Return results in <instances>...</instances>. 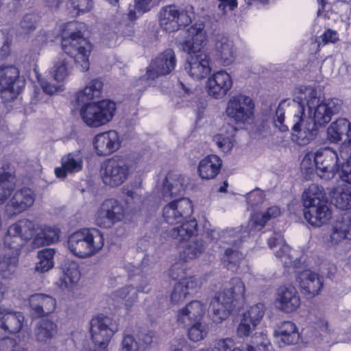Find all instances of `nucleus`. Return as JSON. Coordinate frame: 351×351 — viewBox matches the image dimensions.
<instances>
[{
  "mask_svg": "<svg viewBox=\"0 0 351 351\" xmlns=\"http://www.w3.org/2000/svg\"><path fill=\"white\" fill-rule=\"evenodd\" d=\"M121 138L116 130H109L97 134L93 140L95 152L98 156H108L121 147Z\"/></svg>",
  "mask_w": 351,
  "mask_h": 351,
  "instance_id": "obj_19",
  "label": "nucleus"
},
{
  "mask_svg": "<svg viewBox=\"0 0 351 351\" xmlns=\"http://www.w3.org/2000/svg\"><path fill=\"white\" fill-rule=\"evenodd\" d=\"M315 152L307 153L301 162L302 169L306 171V173H312L315 168Z\"/></svg>",
  "mask_w": 351,
  "mask_h": 351,
  "instance_id": "obj_59",
  "label": "nucleus"
},
{
  "mask_svg": "<svg viewBox=\"0 0 351 351\" xmlns=\"http://www.w3.org/2000/svg\"><path fill=\"white\" fill-rule=\"evenodd\" d=\"M343 135L351 137V124L346 119H337L327 129V139L330 143L339 142Z\"/></svg>",
  "mask_w": 351,
  "mask_h": 351,
  "instance_id": "obj_42",
  "label": "nucleus"
},
{
  "mask_svg": "<svg viewBox=\"0 0 351 351\" xmlns=\"http://www.w3.org/2000/svg\"><path fill=\"white\" fill-rule=\"evenodd\" d=\"M221 165L222 161L218 156H207L199 162L198 174L202 179H213L218 175Z\"/></svg>",
  "mask_w": 351,
  "mask_h": 351,
  "instance_id": "obj_40",
  "label": "nucleus"
},
{
  "mask_svg": "<svg viewBox=\"0 0 351 351\" xmlns=\"http://www.w3.org/2000/svg\"><path fill=\"white\" fill-rule=\"evenodd\" d=\"M274 335L280 346L295 344L300 339L298 328L290 321L283 322L274 331Z\"/></svg>",
  "mask_w": 351,
  "mask_h": 351,
  "instance_id": "obj_38",
  "label": "nucleus"
},
{
  "mask_svg": "<svg viewBox=\"0 0 351 351\" xmlns=\"http://www.w3.org/2000/svg\"><path fill=\"white\" fill-rule=\"evenodd\" d=\"M4 245L6 247L12 250V254L18 256L19 251L25 245V241L17 234H12L10 232V227L4 237Z\"/></svg>",
  "mask_w": 351,
  "mask_h": 351,
  "instance_id": "obj_57",
  "label": "nucleus"
},
{
  "mask_svg": "<svg viewBox=\"0 0 351 351\" xmlns=\"http://www.w3.org/2000/svg\"><path fill=\"white\" fill-rule=\"evenodd\" d=\"M229 128L230 132L227 135L218 134L213 137V141L224 152H230L233 147V133L235 130L232 127Z\"/></svg>",
  "mask_w": 351,
  "mask_h": 351,
  "instance_id": "obj_54",
  "label": "nucleus"
},
{
  "mask_svg": "<svg viewBox=\"0 0 351 351\" xmlns=\"http://www.w3.org/2000/svg\"><path fill=\"white\" fill-rule=\"evenodd\" d=\"M183 243L184 245L180 252V258L184 262H189L197 258L205 250L204 243L200 239H189Z\"/></svg>",
  "mask_w": 351,
  "mask_h": 351,
  "instance_id": "obj_45",
  "label": "nucleus"
},
{
  "mask_svg": "<svg viewBox=\"0 0 351 351\" xmlns=\"http://www.w3.org/2000/svg\"><path fill=\"white\" fill-rule=\"evenodd\" d=\"M245 292L243 282L239 278L232 279L230 286L216 294L211 301L210 308L213 321L221 323L226 319L232 310L234 302L243 298Z\"/></svg>",
  "mask_w": 351,
  "mask_h": 351,
  "instance_id": "obj_3",
  "label": "nucleus"
},
{
  "mask_svg": "<svg viewBox=\"0 0 351 351\" xmlns=\"http://www.w3.org/2000/svg\"><path fill=\"white\" fill-rule=\"evenodd\" d=\"M346 239H351V217L344 215L332 223L328 242L337 245Z\"/></svg>",
  "mask_w": 351,
  "mask_h": 351,
  "instance_id": "obj_30",
  "label": "nucleus"
},
{
  "mask_svg": "<svg viewBox=\"0 0 351 351\" xmlns=\"http://www.w3.org/2000/svg\"><path fill=\"white\" fill-rule=\"evenodd\" d=\"M158 0H134V8L139 12H145L157 5Z\"/></svg>",
  "mask_w": 351,
  "mask_h": 351,
  "instance_id": "obj_63",
  "label": "nucleus"
},
{
  "mask_svg": "<svg viewBox=\"0 0 351 351\" xmlns=\"http://www.w3.org/2000/svg\"><path fill=\"white\" fill-rule=\"evenodd\" d=\"M187 36L182 44L186 53L203 51L202 48L206 43L207 34L202 23H195L187 29Z\"/></svg>",
  "mask_w": 351,
  "mask_h": 351,
  "instance_id": "obj_21",
  "label": "nucleus"
},
{
  "mask_svg": "<svg viewBox=\"0 0 351 351\" xmlns=\"http://www.w3.org/2000/svg\"><path fill=\"white\" fill-rule=\"evenodd\" d=\"M270 248H278L275 250L276 256L285 265V267H295L297 258L293 260L290 247L285 243L282 236L275 234L268 240Z\"/></svg>",
  "mask_w": 351,
  "mask_h": 351,
  "instance_id": "obj_32",
  "label": "nucleus"
},
{
  "mask_svg": "<svg viewBox=\"0 0 351 351\" xmlns=\"http://www.w3.org/2000/svg\"><path fill=\"white\" fill-rule=\"evenodd\" d=\"M35 200L34 192L29 188L16 191L5 208V213L9 217H13L32 206Z\"/></svg>",
  "mask_w": 351,
  "mask_h": 351,
  "instance_id": "obj_18",
  "label": "nucleus"
},
{
  "mask_svg": "<svg viewBox=\"0 0 351 351\" xmlns=\"http://www.w3.org/2000/svg\"><path fill=\"white\" fill-rule=\"evenodd\" d=\"M280 215V210L277 206H271L263 213L252 215L247 224L228 230L223 234L224 242L232 247H227L223 253L222 261L228 268L236 266L245 256L239 248L245 239L256 231L261 230L269 219Z\"/></svg>",
  "mask_w": 351,
  "mask_h": 351,
  "instance_id": "obj_1",
  "label": "nucleus"
},
{
  "mask_svg": "<svg viewBox=\"0 0 351 351\" xmlns=\"http://www.w3.org/2000/svg\"><path fill=\"white\" fill-rule=\"evenodd\" d=\"M125 216V209L121 202L115 199L105 200L99 206L95 216L96 224L104 228H110L121 221Z\"/></svg>",
  "mask_w": 351,
  "mask_h": 351,
  "instance_id": "obj_11",
  "label": "nucleus"
},
{
  "mask_svg": "<svg viewBox=\"0 0 351 351\" xmlns=\"http://www.w3.org/2000/svg\"><path fill=\"white\" fill-rule=\"evenodd\" d=\"M29 301L32 313L36 317L47 316L53 313L57 305L54 298L43 293L31 295Z\"/></svg>",
  "mask_w": 351,
  "mask_h": 351,
  "instance_id": "obj_28",
  "label": "nucleus"
},
{
  "mask_svg": "<svg viewBox=\"0 0 351 351\" xmlns=\"http://www.w3.org/2000/svg\"><path fill=\"white\" fill-rule=\"evenodd\" d=\"M285 111L282 108L279 106L276 112V118L274 119V125L280 132H287L289 126L284 124Z\"/></svg>",
  "mask_w": 351,
  "mask_h": 351,
  "instance_id": "obj_61",
  "label": "nucleus"
},
{
  "mask_svg": "<svg viewBox=\"0 0 351 351\" xmlns=\"http://www.w3.org/2000/svg\"><path fill=\"white\" fill-rule=\"evenodd\" d=\"M103 88V82L99 79L90 81L85 88L78 91L75 95L76 101L78 104L99 97L101 95Z\"/></svg>",
  "mask_w": 351,
  "mask_h": 351,
  "instance_id": "obj_46",
  "label": "nucleus"
},
{
  "mask_svg": "<svg viewBox=\"0 0 351 351\" xmlns=\"http://www.w3.org/2000/svg\"><path fill=\"white\" fill-rule=\"evenodd\" d=\"M339 172L341 180L351 184V162L347 161L343 163Z\"/></svg>",
  "mask_w": 351,
  "mask_h": 351,
  "instance_id": "obj_64",
  "label": "nucleus"
},
{
  "mask_svg": "<svg viewBox=\"0 0 351 351\" xmlns=\"http://www.w3.org/2000/svg\"><path fill=\"white\" fill-rule=\"evenodd\" d=\"M116 112V104L109 100L90 102L82 107L80 117L91 128H98L110 122Z\"/></svg>",
  "mask_w": 351,
  "mask_h": 351,
  "instance_id": "obj_6",
  "label": "nucleus"
},
{
  "mask_svg": "<svg viewBox=\"0 0 351 351\" xmlns=\"http://www.w3.org/2000/svg\"><path fill=\"white\" fill-rule=\"evenodd\" d=\"M118 330L115 321L106 316H97L90 322V335L95 346H108L113 335Z\"/></svg>",
  "mask_w": 351,
  "mask_h": 351,
  "instance_id": "obj_13",
  "label": "nucleus"
},
{
  "mask_svg": "<svg viewBox=\"0 0 351 351\" xmlns=\"http://www.w3.org/2000/svg\"><path fill=\"white\" fill-rule=\"evenodd\" d=\"M176 64L174 51L172 49H167L151 62L145 75L138 79L136 85L147 86L149 80H154L159 76L171 73L175 69Z\"/></svg>",
  "mask_w": 351,
  "mask_h": 351,
  "instance_id": "obj_10",
  "label": "nucleus"
},
{
  "mask_svg": "<svg viewBox=\"0 0 351 351\" xmlns=\"http://www.w3.org/2000/svg\"><path fill=\"white\" fill-rule=\"evenodd\" d=\"M53 79L59 82H64L71 73V67L65 58H58L53 67Z\"/></svg>",
  "mask_w": 351,
  "mask_h": 351,
  "instance_id": "obj_51",
  "label": "nucleus"
},
{
  "mask_svg": "<svg viewBox=\"0 0 351 351\" xmlns=\"http://www.w3.org/2000/svg\"><path fill=\"white\" fill-rule=\"evenodd\" d=\"M320 98L317 89L313 86H300L296 87L293 92V105L291 109H297L298 105L304 107V104H306L308 110L311 107L316 104V102L319 101Z\"/></svg>",
  "mask_w": 351,
  "mask_h": 351,
  "instance_id": "obj_33",
  "label": "nucleus"
},
{
  "mask_svg": "<svg viewBox=\"0 0 351 351\" xmlns=\"http://www.w3.org/2000/svg\"><path fill=\"white\" fill-rule=\"evenodd\" d=\"M180 226L172 228L168 231L170 238L178 243H182L191 239L197 232V223L193 219H186Z\"/></svg>",
  "mask_w": 351,
  "mask_h": 351,
  "instance_id": "obj_37",
  "label": "nucleus"
},
{
  "mask_svg": "<svg viewBox=\"0 0 351 351\" xmlns=\"http://www.w3.org/2000/svg\"><path fill=\"white\" fill-rule=\"evenodd\" d=\"M253 100L244 95H237L228 101L225 113L230 121L239 126L252 122L254 117Z\"/></svg>",
  "mask_w": 351,
  "mask_h": 351,
  "instance_id": "obj_8",
  "label": "nucleus"
},
{
  "mask_svg": "<svg viewBox=\"0 0 351 351\" xmlns=\"http://www.w3.org/2000/svg\"><path fill=\"white\" fill-rule=\"evenodd\" d=\"M298 282L301 289L308 297L317 295L323 287L322 278L310 270L301 272L298 276Z\"/></svg>",
  "mask_w": 351,
  "mask_h": 351,
  "instance_id": "obj_31",
  "label": "nucleus"
},
{
  "mask_svg": "<svg viewBox=\"0 0 351 351\" xmlns=\"http://www.w3.org/2000/svg\"><path fill=\"white\" fill-rule=\"evenodd\" d=\"M232 338H223L216 340L210 349L201 348L198 351H243L239 348H234Z\"/></svg>",
  "mask_w": 351,
  "mask_h": 351,
  "instance_id": "obj_56",
  "label": "nucleus"
},
{
  "mask_svg": "<svg viewBox=\"0 0 351 351\" xmlns=\"http://www.w3.org/2000/svg\"><path fill=\"white\" fill-rule=\"evenodd\" d=\"M215 56L223 66L231 64L235 58V49L233 42L228 37L219 36L215 45Z\"/></svg>",
  "mask_w": 351,
  "mask_h": 351,
  "instance_id": "obj_34",
  "label": "nucleus"
},
{
  "mask_svg": "<svg viewBox=\"0 0 351 351\" xmlns=\"http://www.w3.org/2000/svg\"><path fill=\"white\" fill-rule=\"evenodd\" d=\"M202 285V280L195 277L181 279L174 286L171 295V302L176 304L184 302L188 295L195 293Z\"/></svg>",
  "mask_w": 351,
  "mask_h": 351,
  "instance_id": "obj_27",
  "label": "nucleus"
},
{
  "mask_svg": "<svg viewBox=\"0 0 351 351\" xmlns=\"http://www.w3.org/2000/svg\"><path fill=\"white\" fill-rule=\"evenodd\" d=\"M148 285V280H143V283L136 287L132 286H125L119 288L112 293V298L116 300H124L128 308L132 307L138 300V292H147L146 287Z\"/></svg>",
  "mask_w": 351,
  "mask_h": 351,
  "instance_id": "obj_36",
  "label": "nucleus"
},
{
  "mask_svg": "<svg viewBox=\"0 0 351 351\" xmlns=\"http://www.w3.org/2000/svg\"><path fill=\"white\" fill-rule=\"evenodd\" d=\"M60 230L56 227L43 226L38 227L36 234L32 241V246L35 248L45 245H49L59 239Z\"/></svg>",
  "mask_w": 351,
  "mask_h": 351,
  "instance_id": "obj_43",
  "label": "nucleus"
},
{
  "mask_svg": "<svg viewBox=\"0 0 351 351\" xmlns=\"http://www.w3.org/2000/svg\"><path fill=\"white\" fill-rule=\"evenodd\" d=\"M18 263V256H4L0 261V275L4 278H11L16 271Z\"/></svg>",
  "mask_w": 351,
  "mask_h": 351,
  "instance_id": "obj_50",
  "label": "nucleus"
},
{
  "mask_svg": "<svg viewBox=\"0 0 351 351\" xmlns=\"http://www.w3.org/2000/svg\"><path fill=\"white\" fill-rule=\"evenodd\" d=\"M138 344L132 336L125 335L121 342L119 351H138Z\"/></svg>",
  "mask_w": 351,
  "mask_h": 351,
  "instance_id": "obj_60",
  "label": "nucleus"
},
{
  "mask_svg": "<svg viewBox=\"0 0 351 351\" xmlns=\"http://www.w3.org/2000/svg\"><path fill=\"white\" fill-rule=\"evenodd\" d=\"M62 46L64 52L74 58L82 71L84 72L89 69V56L92 45L80 32H72L69 36L64 37Z\"/></svg>",
  "mask_w": 351,
  "mask_h": 351,
  "instance_id": "obj_7",
  "label": "nucleus"
},
{
  "mask_svg": "<svg viewBox=\"0 0 351 351\" xmlns=\"http://www.w3.org/2000/svg\"><path fill=\"white\" fill-rule=\"evenodd\" d=\"M16 187V175L14 166L4 161L0 167V205L10 197Z\"/></svg>",
  "mask_w": 351,
  "mask_h": 351,
  "instance_id": "obj_25",
  "label": "nucleus"
},
{
  "mask_svg": "<svg viewBox=\"0 0 351 351\" xmlns=\"http://www.w3.org/2000/svg\"><path fill=\"white\" fill-rule=\"evenodd\" d=\"M304 216L305 219L312 226L320 227L327 223L332 217V213L327 202L319 204L304 206Z\"/></svg>",
  "mask_w": 351,
  "mask_h": 351,
  "instance_id": "obj_26",
  "label": "nucleus"
},
{
  "mask_svg": "<svg viewBox=\"0 0 351 351\" xmlns=\"http://www.w3.org/2000/svg\"><path fill=\"white\" fill-rule=\"evenodd\" d=\"M83 160L79 152L69 153L62 158V167L55 169L58 178H64L67 173H74L82 170Z\"/></svg>",
  "mask_w": 351,
  "mask_h": 351,
  "instance_id": "obj_39",
  "label": "nucleus"
},
{
  "mask_svg": "<svg viewBox=\"0 0 351 351\" xmlns=\"http://www.w3.org/2000/svg\"><path fill=\"white\" fill-rule=\"evenodd\" d=\"M265 306L261 303L251 306L243 314V318L237 327L238 336H249L262 319L265 314Z\"/></svg>",
  "mask_w": 351,
  "mask_h": 351,
  "instance_id": "obj_23",
  "label": "nucleus"
},
{
  "mask_svg": "<svg viewBox=\"0 0 351 351\" xmlns=\"http://www.w3.org/2000/svg\"><path fill=\"white\" fill-rule=\"evenodd\" d=\"M304 206H309L313 204H319L322 202H327L324 197L322 187L317 184H311L302 195Z\"/></svg>",
  "mask_w": 351,
  "mask_h": 351,
  "instance_id": "obj_48",
  "label": "nucleus"
},
{
  "mask_svg": "<svg viewBox=\"0 0 351 351\" xmlns=\"http://www.w3.org/2000/svg\"><path fill=\"white\" fill-rule=\"evenodd\" d=\"M232 86V80L225 71H219L210 75L206 81V88L210 96L220 99L223 97Z\"/></svg>",
  "mask_w": 351,
  "mask_h": 351,
  "instance_id": "obj_20",
  "label": "nucleus"
},
{
  "mask_svg": "<svg viewBox=\"0 0 351 351\" xmlns=\"http://www.w3.org/2000/svg\"><path fill=\"white\" fill-rule=\"evenodd\" d=\"M136 168V161L133 154H121L103 164L101 176L106 185L116 187L123 184Z\"/></svg>",
  "mask_w": 351,
  "mask_h": 351,
  "instance_id": "obj_2",
  "label": "nucleus"
},
{
  "mask_svg": "<svg viewBox=\"0 0 351 351\" xmlns=\"http://www.w3.org/2000/svg\"><path fill=\"white\" fill-rule=\"evenodd\" d=\"M37 228L32 221L23 219L11 225L10 232L12 234H17L26 243L32 238L34 239Z\"/></svg>",
  "mask_w": 351,
  "mask_h": 351,
  "instance_id": "obj_47",
  "label": "nucleus"
},
{
  "mask_svg": "<svg viewBox=\"0 0 351 351\" xmlns=\"http://www.w3.org/2000/svg\"><path fill=\"white\" fill-rule=\"evenodd\" d=\"M19 350V346L16 339L5 337L0 340V351H18Z\"/></svg>",
  "mask_w": 351,
  "mask_h": 351,
  "instance_id": "obj_62",
  "label": "nucleus"
},
{
  "mask_svg": "<svg viewBox=\"0 0 351 351\" xmlns=\"http://www.w3.org/2000/svg\"><path fill=\"white\" fill-rule=\"evenodd\" d=\"M57 332V324L49 319H40L34 328L35 338L40 342H47L53 338Z\"/></svg>",
  "mask_w": 351,
  "mask_h": 351,
  "instance_id": "obj_44",
  "label": "nucleus"
},
{
  "mask_svg": "<svg viewBox=\"0 0 351 351\" xmlns=\"http://www.w3.org/2000/svg\"><path fill=\"white\" fill-rule=\"evenodd\" d=\"M336 206L340 209H348L351 208V187L345 186L339 189L336 193Z\"/></svg>",
  "mask_w": 351,
  "mask_h": 351,
  "instance_id": "obj_55",
  "label": "nucleus"
},
{
  "mask_svg": "<svg viewBox=\"0 0 351 351\" xmlns=\"http://www.w3.org/2000/svg\"><path fill=\"white\" fill-rule=\"evenodd\" d=\"M188 330V337L190 340L197 342L204 339L208 332L209 327L207 324L201 322H197L189 325Z\"/></svg>",
  "mask_w": 351,
  "mask_h": 351,
  "instance_id": "obj_52",
  "label": "nucleus"
},
{
  "mask_svg": "<svg viewBox=\"0 0 351 351\" xmlns=\"http://www.w3.org/2000/svg\"><path fill=\"white\" fill-rule=\"evenodd\" d=\"M252 345L247 346V351H272L271 343L267 339V335L261 332H256L252 339Z\"/></svg>",
  "mask_w": 351,
  "mask_h": 351,
  "instance_id": "obj_53",
  "label": "nucleus"
},
{
  "mask_svg": "<svg viewBox=\"0 0 351 351\" xmlns=\"http://www.w3.org/2000/svg\"><path fill=\"white\" fill-rule=\"evenodd\" d=\"M24 319L21 313L0 306V327L4 330L11 333L19 332L23 328Z\"/></svg>",
  "mask_w": 351,
  "mask_h": 351,
  "instance_id": "obj_35",
  "label": "nucleus"
},
{
  "mask_svg": "<svg viewBox=\"0 0 351 351\" xmlns=\"http://www.w3.org/2000/svg\"><path fill=\"white\" fill-rule=\"evenodd\" d=\"M186 188L184 178L178 173H168L162 181L160 188V194L165 200L178 199L182 195Z\"/></svg>",
  "mask_w": 351,
  "mask_h": 351,
  "instance_id": "obj_24",
  "label": "nucleus"
},
{
  "mask_svg": "<svg viewBox=\"0 0 351 351\" xmlns=\"http://www.w3.org/2000/svg\"><path fill=\"white\" fill-rule=\"evenodd\" d=\"M62 273L59 287L62 290L71 291L80 278L77 263L70 261L65 262L62 267Z\"/></svg>",
  "mask_w": 351,
  "mask_h": 351,
  "instance_id": "obj_41",
  "label": "nucleus"
},
{
  "mask_svg": "<svg viewBox=\"0 0 351 351\" xmlns=\"http://www.w3.org/2000/svg\"><path fill=\"white\" fill-rule=\"evenodd\" d=\"M184 69L190 77L195 80H201L211 71L210 58L205 51L187 53Z\"/></svg>",
  "mask_w": 351,
  "mask_h": 351,
  "instance_id": "obj_17",
  "label": "nucleus"
},
{
  "mask_svg": "<svg viewBox=\"0 0 351 351\" xmlns=\"http://www.w3.org/2000/svg\"><path fill=\"white\" fill-rule=\"evenodd\" d=\"M315 169L317 175L325 180L332 179L339 170V158L333 149L326 147L316 152Z\"/></svg>",
  "mask_w": 351,
  "mask_h": 351,
  "instance_id": "obj_14",
  "label": "nucleus"
},
{
  "mask_svg": "<svg viewBox=\"0 0 351 351\" xmlns=\"http://www.w3.org/2000/svg\"><path fill=\"white\" fill-rule=\"evenodd\" d=\"M23 86V82L20 79L19 71L16 66H0V92L3 97L14 99Z\"/></svg>",
  "mask_w": 351,
  "mask_h": 351,
  "instance_id": "obj_15",
  "label": "nucleus"
},
{
  "mask_svg": "<svg viewBox=\"0 0 351 351\" xmlns=\"http://www.w3.org/2000/svg\"><path fill=\"white\" fill-rule=\"evenodd\" d=\"M287 121L291 128V140L299 145L308 144L317 136V125L305 113L302 106L298 105L297 109L289 112Z\"/></svg>",
  "mask_w": 351,
  "mask_h": 351,
  "instance_id": "obj_5",
  "label": "nucleus"
},
{
  "mask_svg": "<svg viewBox=\"0 0 351 351\" xmlns=\"http://www.w3.org/2000/svg\"><path fill=\"white\" fill-rule=\"evenodd\" d=\"M55 250L52 248H45L38 252L39 261L36 264L34 270L38 273L48 271L53 267V256Z\"/></svg>",
  "mask_w": 351,
  "mask_h": 351,
  "instance_id": "obj_49",
  "label": "nucleus"
},
{
  "mask_svg": "<svg viewBox=\"0 0 351 351\" xmlns=\"http://www.w3.org/2000/svg\"><path fill=\"white\" fill-rule=\"evenodd\" d=\"M315 104L308 110V114L319 126L328 123L332 115L337 114L342 106V101L337 98H320Z\"/></svg>",
  "mask_w": 351,
  "mask_h": 351,
  "instance_id": "obj_16",
  "label": "nucleus"
},
{
  "mask_svg": "<svg viewBox=\"0 0 351 351\" xmlns=\"http://www.w3.org/2000/svg\"><path fill=\"white\" fill-rule=\"evenodd\" d=\"M206 311V306L197 300H194L180 309L177 313V322L183 326H189L199 321Z\"/></svg>",
  "mask_w": 351,
  "mask_h": 351,
  "instance_id": "obj_29",
  "label": "nucleus"
},
{
  "mask_svg": "<svg viewBox=\"0 0 351 351\" xmlns=\"http://www.w3.org/2000/svg\"><path fill=\"white\" fill-rule=\"evenodd\" d=\"M37 16L33 13L25 14L19 23V26L24 32H29L36 28Z\"/></svg>",
  "mask_w": 351,
  "mask_h": 351,
  "instance_id": "obj_58",
  "label": "nucleus"
},
{
  "mask_svg": "<svg viewBox=\"0 0 351 351\" xmlns=\"http://www.w3.org/2000/svg\"><path fill=\"white\" fill-rule=\"evenodd\" d=\"M104 245L103 235L95 228H84L71 234L68 248L75 256L84 258L90 257L101 250Z\"/></svg>",
  "mask_w": 351,
  "mask_h": 351,
  "instance_id": "obj_4",
  "label": "nucleus"
},
{
  "mask_svg": "<svg viewBox=\"0 0 351 351\" xmlns=\"http://www.w3.org/2000/svg\"><path fill=\"white\" fill-rule=\"evenodd\" d=\"M195 18L193 6L178 9L175 5L164 7L159 13L160 27L167 32H173L181 26H186Z\"/></svg>",
  "mask_w": 351,
  "mask_h": 351,
  "instance_id": "obj_9",
  "label": "nucleus"
},
{
  "mask_svg": "<svg viewBox=\"0 0 351 351\" xmlns=\"http://www.w3.org/2000/svg\"><path fill=\"white\" fill-rule=\"evenodd\" d=\"M193 212L192 202L186 197L173 199L162 209V221L169 225H177L190 217Z\"/></svg>",
  "mask_w": 351,
  "mask_h": 351,
  "instance_id": "obj_12",
  "label": "nucleus"
},
{
  "mask_svg": "<svg viewBox=\"0 0 351 351\" xmlns=\"http://www.w3.org/2000/svg\"><path fill=\"white\" fill-rule=\"evenodd\" d=\"M276 303L279 310L290 313L300 307L301 301L297 289L289 285L280 287L278 289Z\"/></svg>",
  "mask_w": 351,
  "mask_h": 351,
  "instance_id": "obj_22",
  "label": "nucleus"
}]
</instances>
